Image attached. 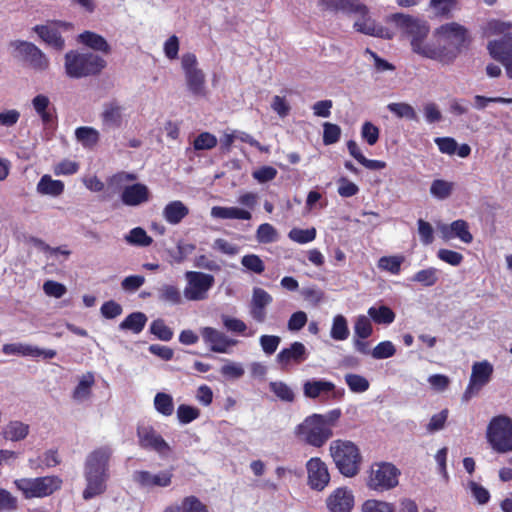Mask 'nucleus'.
<instances>
[{
    "label": "nucleus",
    "mask_w": 512,
    "mask_h": 512,
    "mask_svg": "<svg viewBox=\"0 0 512 512\" xmlns=\"http://www.w3.org/2000/svg\"><path fill=\"white\" fill-rule=\"evenodd\" d=\"M43 291L47 296L59 299L67 293V288L60 282L47 280L43 284Z\"/></svg>",
    "instance_id": "63"
},
{
    "label": "nucleus",
    "mask_w": 512,
    "mask_h": 512,
    "mask_svg": "<svg viewBox=\"0 0 512 512\" xmlns=\"http://www.w3.org/2000/svg\"><path fill=\"white\" fill-rule=\"evenodd\" d=\"M451 229L455 238H458L463 243L470 244L473 241V236L469 231L468 223L462 219L455 220L451 223Z\"/></svg>",
    "instance_id": "54"
},
{
    "label": "nucleus",
    "mask_w": 512,
    "mask_h": 512,
    "mask_svg": "<svg viewBox=\"0 0 512 512\" xmlns=\"http://www.w3.org/2000/svg\"><path fill=\"white\" fill-rule=\"evenodd\" d=\"M126 108L117 100L105 102L100 113L104 129H119L126 122Z\"/></svg>",
    "instance_id": "19"
},
{
    "label": "nucleus",
    "mask_w": 512,
    "mask_h": 512,
    "mask_svg": "<svg viewBox=\"0 0 512 512\" xmlns=\"http://www.w3.org/2000/svg\"><path fill=\"white\" fill-rule=\"evenodd\" d=\"M150 331L162 341H169L173 337L172 329L168 327L162 319L153 321L150 326Z\"/></svg>",
    "instance_id": "59"
},
{
    "label": "nucleus",
    "mask_w": 512,
    "mask_h": 512,
    "mask_svg": "<svg viewBox=\"0 0 512 512\" xmlns=\"http://www.w3.org/2000/svg\"><path fill=\"white\" fill-rule=\"evenodd\" d=\"M403 262L404 257L400 255L383 256L378 260L377 266L380 270L387 271L393 275H398Z\"/></svg>",
    "instance_id": "43"
},
{
    "label": "nucleus",
    "mask_w": 512,
    "mask_h": 512,
    "mask_svg": "<svg viewBox=\"0 0 512 512\" xmlns=\"http://www.w3.org/2000/svg\"><path fill=\"white\" fill-rule=\"evenodd\" d=\"M106 66V61L93 53L69 51L64 57L65 73L68 77L80 79L96 75Z\"/></svg>",
    "instance_id": "3"
},
{
    "label": "nucleus",
    "mask_w": 512,
    "mask_h": 512,
    "mask_svg": "<svg viewBox=\"0 0 512 512\" xmlns=\"http://www.w3.org/2000/svg\"><path fill=\"white\" fill-rule=\"evenodd\" d=\"M319 3L328 10L342 11L344 13L367 14V6L358 0H319Z\"/></svg>",
    "instance_id": "27"
},
{
    "label": "nucleus",
    "mask_w": 512,
    "mask_h": 512,
    "mask_svg": "<svg viewBox=\"0 0 512 512\" xmlns=\"http://www.w3.org/2000/svg\"><path fill=\"white\" fill-rule=\"evenodd\" d=\"M32 105H33V108L36 111V113L39 115V117L43 121V123L46 124L51 121V115L47 111V109L50 105V100L47 96H45L43 94H39V95L35 96L32 99Z\"/></svg>",
    "instance_id": "48"
},
{
    "label": "nucleus",
    "mask_w": 512,
    "mask_h": 512,
    "mask_svg": "<svg viewBox=\"0 0 512 512\" xmlns=\"http://www.w3.org/2000/svg\"><path fill=\"white\" fill-rule=\"evenodd\" d=\"M256 239L262 244L273 243L279 239V233L271 224L263 223L256 230Z\"/></svg>",
    "instance_id": "47"
},
{
    "label": "nucleus",
    "mask_w": 512,
    "mask_h": 512,
    "mask_svg": "<svg viewBox=\"0 0 512 512\" xmlns=\"http://www.w3.org/2000/svg\"><path fill=\"white\" fill-rule=\"evenodd\" d=\"M222 322L225 328L231 332L242 334L246 337H251L255 334V331L253 330L246 332L247 325L240 319L224 315L222 316Z\"/></svg>",
    "instance_id": "49"
},
{
    "label": "nucleus",
    "mask_w": 512,
    "mask_h": 512,
    "mask_svg": "<svg viewBox=\"0 0 512 512\" xmlns=\"http://www.w3.org/2000/svg\"><path fill=\"white\" fill-rule=\"evenodd\" d=\"M182 512H209L206 505L195 496H188L181 504Z\"/></svg>",
    "instance_id": "64"
},
{
    "label": "nucleus",
    "mask_w": 512,
    "mask_h": 512,
    "mask_svg": "<svg viewBox=\"0 0 512 512\" xmlns=\"http://www.w3.org/2000/svg\"><path fill=\"white\" fill-rule=\"evenodd\" d=\"M147 317L142 312H133L128 315L119 325L121 330H130L134 334H139L145 327Z\"/></svg>",
    "instance_id": "35"
},
{
    "label": "nucleus",
    "mask_w": 512,
    "mask_h": 512,
    "mask_svg": "<svg viewBox=\"0 0 512 512\" xmlns=\"http://www.w3.org/2000/svg\"><path fill=\"white\" fill-rule=\"evenodd\" d=\"M33 30L49 46L57 50H62L64 48V40L53 26L37 25Z\"/></svg>",
    "instance_id": "33"
},
{
    "label": "nucleus",
    "mask_w": 512,
    "mask_h": 512,
    "mask_svg": "<svg viewBox=\"0 0 512 512\" xmlns=\"http://www.w3.org/2000/svg\"><path fill=\"white\" fill-rule=\"evenodd\" d=\"M391 19L410 36L414 53L442 64L452 63L470 40L467 29L455 22L441 25L427 40L429 26L426 22L404 14H394Z\"/></svg>",
    "instance_id": "1"
},
{
    "label": "nucleus",
    "mask_w": 512,
    "mask_h": 512,
    "mask_svg": "<svg viewBox=\"0 0 512 512\" xmlns=\"http://www.w3.org/2000/svg\"><path fill=\"white\" fill-rule=\"evenodd\" d=\"M361 512H396V508L391 502L368 499L361 505Z\"/></svg>",
    "instance_id": "45"
},
{
    "label": "nucleus",
    "mask_w": 512,
    "mask_h": 512,
    "mask_svg": "<svg viewBox=\"0 0 512 512\" xmlns=\"http://www.w3.org/2000/svg\"><path fill=\"white\" fill-rule=\"evenodd\" d=\"M83 478L85 488L83 489L82 497L84 500H90L106 492L110 474H95L83 471Z\"/></svg>",
    "instance_id": "23"
},
{
    "label": "nucleus",
    "mask_w": 512,
    "mask_h": 512,
    "mask_svg": "<svg viewBox=\"0 0 512 512\" xmlns=\"http://www.w3.org/2000/svg\"><path fill=\"white\" fill-rule=\"evenodd\" d=\"M95 377L92 372H86L78 378V383L72 392V398L77 403L88 401L92 396Z\"/></svg>",
    "instance_id": "28"
},
{
    "label": "nucleus",
    "mask_w": 512,
    "mask_h": 512,
    "mask_svg": "<svg viewBox=\"0 0 512 512\" xmlns=\"http://www.w3.org/2000/svg\"><path fill=\"white\" fill-rule=\"evenodd\" d=\"M330 336L336 341H345L349 337V328L347 319L338 314L333 318Z\"/></svg>",
    "instance_id": "38"
},
{
    "label": "nucleus",
    "mask_w": 512,
    "mask_h": 512,
    "mask_svg": "<svg viewBox=\"0 0 512 512\" xmlns=\"http://www.w3.org/2000/svg\"><path fill=\"white\" fill-rule=\"evenodd\" d=\"M212 249L228 256H235L239 253L240 248L224 238H217L212 244Z\"/></svg>",
    "instance_id": "61"
},
{
    "label": "nucleus",
    "mask_w": 512,
    "mask_h": 512,
    "mask_svg": "<svg viewBox=\"0 0 512 512\" xmlns=\"http://www.w3.org/2000/svg\"><path fill=\"white\" fill-rule=\"evenodd\" d=\"M411 280L423 286H432L438 281V270L434 267L420 270L413 275Z\"/></svg>",
    "instance_id": "50"
},
{
    "label": "nucleus",
    "mask_w": 512,
    "mask_h": 512,
    "mask_svg": "<svg viewBox=\"0 0 512 512\" xmlns=\"http://www.w3.org/2000/svg\"><path fill=\"white\" fill-rule=\"evenodd\" d=\"M18 508V498L10 491L0 487V512H15Z\"/></svg>",
    "instance_id": "55"
},
{
    "label": "nucleus",
    "mask_w": 512,
    "mask_h": 512,
    "mask_svg": "<svg viewBox=\"0 0 512 512\" xmlns=\"http://www.w3.org/2000/svg\"><path fill=\"white\" fill-rule=\"evenodd\" d=\"M270 390L282 401L292 402L294 400L293 390L282 381H274L269 384Z\"/></svg>",
    "instance_id": "58"
},
{
    "label": "nucleus",
    "mask_w": 512,
    "mask_h": 512,
    "mask_svg": "<svg viewBox=\"0 0 512 512\" xmlns=\"http://www.w3.org/2000/svg\"><path fill=\"white\" fill-rule=\"evenodd\" d=\"M201 337L204 343L211 351L216 353H231V348L238 344V341L229 338L223 332L213 327H203L200 329Z\"/></svg>",
    "instance_id": "17"
},
{
    "label": "nucleus",
    "mask_w": 512,
    "mask_h": 512,
    "mask_svg": "<svg viewBox=\"0 0 512 512\" xmlns=\"http://www.w3.org/2000/svg\"><path fill=\"white\" fill-rule=\"evenodd\" d=\"M400 471L391 463H374L368 471L367 487L376 492H385L395 488Z\"/></svg>",
    "instance_id": "9"
},
{
    "label": "nucleus",
    "mask_w": 512,
    "mask_h": 512,
    "mask_svg": "<svg viewBox=\"0 0 512 512\" xmlns=\"http://www.w3.org/2000/svg\"><path fill=\"white\" fill-rule=\"evenodd\" d=\"M369 317L377 324L389 325L395 320V313L387 306L370 307L368 309Z\"/></svg>",
    "instance_id": "40"
},
{
    "label": "nucleus",
    "mask_w": 512,
    "mask_h": 512,
    "mask_svg": "<svg viewBox=\"0 0 512 512\" xmlns=\"http://www.w3.org/2000/svg\"><path fill=\"white\" fill-rule=\"evenodd\" d=\"M241 264L247 271L255 274H261L265 270L263 260L256 254L244 255L241 259Z\"/></svg>",
    "instance_id": "56"
},
{
    "label": "nucleus",
    "mask_w": 512,
    "mask_h": 512,
    "mask_svg": "<svg viewBox=\"0 0 512 512\" xmlns=\"http://www.w3.org/2000/svg\"><path fill=\"white\" fill-rule=\"evenodd\" d=\"M65 185L61 180H55L50 175H43L36 185V191L39 195L57 198L64 192Z\"/></svg>",
    "instance_id": "30"
},
{
    "label": "nucleus",
    "mask_w": 512,
    "mask_h": 512,
    "mask_svg": "<svg viewBox=\"0 0 512 512\" xmlns=\"http://www.w3.org/2000/svg\"><path fill=\"white\" fill-rule=\"evenodd\" d=\"M158 298L171 305H178L182 302L179 288L170 284H164L158 289Z\"/></svg>",
    "instance_id": "41"
},
{
    "label": "nucleus",
    "mask_w": 512,
    "mask_h": 512,
    "mask_svg": "<svg viewBox=\"0 0 512 512\" xmlns=\"http://www.w3.org/2000/svg\"><path fill=\"white\" fill-rule=\"evenodd\" d=\"M330 455L340 471L346 477L355 476L361 464V455L358 447L348 440H334L331 442Z\"/></svg>",
    "instance_id": "4"
},
{
    "label": "nucleus",
    "mask_w": 512,
    "mask_h": 512,
    "mask_svg": "<svg viewBox=\"0 0 512 512\" xmlns=\"http://www.w3.org/2000/svg\"><path fill=\"white\" fill-rule=\"evenodd\" d=\"M78 42L94 51L104 54H108L111 50L110 45L103 36L91 31L81 33L78 36Z\"/></svg>",
    "instance_id": "32"
},
{
    "label": "nucleus",
    "mask_w": 512,
    "mask_h": 512,
    "mask_svg": "<svg viewBox=\"0 0 512 512\" xmlns=\"http://www.w3.org/2000/svg\"><path fill=\"white\" fill-rule=\"evenodd\" d=\"M181 69L187 91L193 97H206L208 95L206 75L199 67L198 59L194 53L187 52L181 56Z\"/></svg>",
    "instance_id": "7"
},
{
    "label": "nucleus",
    "mask_w": 512,
    "mask_h": 512,
    "mask_svg": "<svg viewBox=\"0 0 512 512\" xmlns=\"http://www.w3.org/2000/svg\"><path fill=\"white\" fill-rule=\"evenodd\" d=\"M177 419L181 424H188L200 416V410L196 407L181 404L177 408Z\"/></svg>",
    "instance_id": "57"
},
{
    "label": "nucleus",
    "mask_w": 512,
    "mask_h": 512,
    "mask_svg": "<svg viewBox=\"0 0 512 512\" xmlns=\"http://www.w3.org/2000/svg\"><path fill=\"white\" fill-rule=\"evenodd\" d=\"M112 455L113 449L109 445L93 449L85 457L83 471L95 474H110L109 464Z\"/></svg>",
    "instance_id": "16"
},
{
    "label": "nucleus",
    "mask_w": 512,
    "mask_h": 512,
    "mask_svg": "<svg viewBox=\"0 0 512 512\" xmlns=\"http://www.w3.org/2000/svg\"><path fill=\"white\" fill-rule=\"evenodd\" d=\"M303 394L309 399L322 398L323 400H340L345 391L325 379H310L303 383Z\"/></svg>",
    "instance_id": "13"
},
{
    "label": "nucleus",
    "mask_w": 512,
    "mask_h": 512,
    "mask_svg": "<svg viewBox=\"0 0 512 512\" xmlns=\"http://www.w3.org/2000/svg\"><path fill=\"white\" fill-rule=\"evenodd\" d=\"M173 473L171 470H163L157 473L140 470L133 473V480L139 486L147 489L165 488L171 485Z\"/></svg>",
    "instance_id": "21"
},
{
    "label": "nucleus",
    "mask_w": 512,
    "mask_h": 512,
    "mask_svg": "<svg viewBox=\"0 0 512 512\" xmlns=\"http://www.w3.org/2000/svg\"><path fill=\"white\" fill-rule=\"evenodd\" d=\"M272 302V296L262 288H254L250 314L254 320L262 323L266 319V307Z\"/></svg>",
    "instance_id": "25"
},
{
    "label": "nucleus",
    "mask_w": 512,
    "mask_h": 512,
    "mask_svg": "<svg viewBox=\"0 0 512 512\" xmlns=\"http://www.w3.org/2000/svg\"><path fill=\"white\" fill-rule=\"evenodd\" d=\"M30 432V426L19 420H12L2 428L1 435L3 439L11 442H20L24 440Z\"/></svg>",
    "instance_id": "29"
},
{
    "label": "nucleus",
    "mask_w": 512,
    "mask_h": 512,
    "mask_svg": "<svg viewBox=\"0 0 512 512\" xmlns=\"http://www.w3.org/2000/svg\"><path fill=\"white\" fill-rule=\"evenodd\" d=\"M220 373L228 379H239L244 375L245 370L241 363L227 361L226 364L220 368Z\"/></svg>",
    "instance_id": "60"
},
{
    "label": "nucleus",
    "mask_w": 512,
    "mask_h": 512,
    "mask_svg": "<svg viewBox=\"0 0 512 512\" xmlns=\"http://www.w3.org/2000/svg\"><path fill=\"white\" fill-rule=\"evenodd\" d=\"M367 13L369 10L367 9ZM359 18L354 22V29L360 33L375 36L380 38H392V33L380 25H377L375 21L368 15L357 14Z\"/></svg>",
    "instance_id": "24"
},
{
    "label": "nucleus",
    "mask_w": 512,
    "mask_h": 512,
    "mask_svg": "<svg viewBox=\"0 0 512 512\" xmlns=\"http://www.w3.org/2000/svg\"><path fill=\"white\" fill-rule=\"evenodd\" d=\"M137 438L141 448L154 451L160 457H167L172 451L168 442L152 426H138Z\"/></svg>",
    "instance_id": "14"
},
{
    "label": "nucleus",
    "mask_w": 512,
    "mask_h": 512,
    "mask_svg": "<svg viewBox=\"0 0 512 512\" xmlns=\"http://www.w3.org/2000/svg\"><path fill=\"white\" fill-rule=\"evenodd\" d=\"M307 481L311 489L322 491L330 482L328 467L319 457H312L306 463Z\"/></svg>",
    "instance_id": "18"
},
{
    "label": "nucleus",
    "mask_w": 512,
    "mask_h": 512,
    "mask_svg": "<svg viewBox=\"0 0 512 512\" xmlns=\"http://www.w3.org/2000/svg\"><path fill=\"white\" fill-rule=\"evenodd\" d=\"M387 108L390 112H392L394 115H396L398 118H404L411 121H417L418 115L413 108L408 103L405 102H397V103H390L387 105Z\"/></svg>",
    "instance_id": "42"
},
{
    "label": "nucleus",
    "mask_w": 512,
    "mask_h": 512,
    "mask_svg": "<svg viewBox=\"0 0 512 512\" xmlns=\"http://www.w3.org/2000/svg\"><path fill=\"white\" fill-rule=\"evenodd\" d=\"M396 354L395 345L389 341H382L378 343L372 350L371 356L376 360L387 359L393 357Z\"/></svg>",
    "instance_id": "51"
},
{
    "label": "nucleus",
    "mask_w": 512,
    "mask_h": 512,
    "mask_svg": "<svg viewBox=\"0 0 512 512\" xmlns=\"http://www.w3.org/2000/svg\"><path fill=\"white\" fill-rule=\"evenodd\" d=\"M2 352L5 355L32 357V355L35 354L37 350L36 346L22 342H15L4 344L2 347Z\"/></svg>",
    "instance_id": "37"
},
{
    "label": "nucleus",
    "mask_w": 512,
    "mask_h": 512,
    "mask_svg": "<svg viewBox=\"0 0 512 512\" xmlns=\"http://www.w3.org/2000/svg\"><path fill=\"white\" fill-rule=\"evenodd\" d=\"M511 27L510 23L498 20L489 21L486 27L488 35H504L500 40L490 41L487 49L492 58L501 62L510 79H512V33L508 31Z\"/></svg>",
    "instance_id": "2"
},
{
    "label": "nucleus",
    "mask_w": 512,
    "mask_h": 512,
    "mask_svg": "<svg viewBox=\"0 0 512 512\" xmlns=\"http://www.w3.org/2000/svg\"><path fill=\"white\" fill-rule=\"evenodd\" d=\"M124 239L131 245L141 247L149 246L153 241L141 227H136L130 230L129 233L125 235Z\"/></svg>",
    "instance_id": "46"
},
{
    "label": "nucleus",
    "mask_w": 512,
    "mask_h": 512,
    "mask_svg": "<svg viewBox=\"0 0 512 512\" xmlns=\"http://www.w3.org/2000/svg\"><path fill=\"white\" fill-rule=\"evenodd\" d=\"M487 440L497 452L512 451V420L507 416L494 417L487 428Z\"/></svg>",
    "instance_id": "10"
},
{
    "label": "nucleus",
    "mask_w": 512,
    "mask_h": 512,
    "mask_svg": "<svg viewBox=\"0 0 512 512\" xmlns=\"http://www.w3.org/2000/svg\"><path fill=\"white\" fill-rule=\"evenodd\" d=\"M237 202L243 207L213 206L210 211L211 217L221 220H251V210H253L258 203V195L254 192H245L239 195Z\"/></svg>",
    "instance_id": "8"
},
{
    "label": "nucleus",
    "mask_w": 512,
    "mask_h": 512,
    "mask_svg": "<svg viewBox=\"0 0 512 512\" xmlns=\"http://www.w3.org/2000/svg\"><path fill=\"white\" fill-rule=\"evenodd\" d=\"M78 170L79 164L69 159H64L53 166V172L56 176L73 175Z\"/></svg>",
    "instance_id": "62"
},
{
    "label": "nucleus",
    "mask_w": 512,
    "mask_h": 512,
    "mask_svg": "<svg viewBox=\"0 0 512 512\" xmlns=\"http://www.w3.org/2000/svg\"><path fill=\"white\" fill-rule=\"evenodd\" d=\"M9 47L15 58L25 61L37 71H45L50 62L47 56L33 43L21 40L10 42Z\"/></svg>",
    "instance_id": "12"
},
{
    "label": "nucleus",
    "mask_w": 512,
    "mask_h": 512,
    "mask_svg": "<svg viewBox=\"0 0 512 512\" xmlns=\"http://www.w3.org/2000/svg\"><path fill=\"white\" fill-rule=\"evenodd\" d=\"M295 435L308 445L320 448L332 437L333 431L322 420V414L314 413L296 426Z\"/></svg>",
    "instance_id": "6"
},
{
    "label": "nucleus",
    "mask_w": 512,
    "mask_h": 512,
    "mask_svg": "<svg viewBox=\"0 0 512 512\" xmlns=\"http://www.w3.org/2000/svg\"><path fill=\"white\" fill-rule=\"evenodd\" d=\"M454 188L455 184L453 182L435 179L431 183L430 194L437 200H445L452 195Z\"/></svg>",
    "instance_id": "36"
},
{
    "label": "nucleus",
    "mask_w": 512,
    "mask_h": 512,
    "mask_svg": "<svg viewBox=\"0 0 512 512\" xmlns=\"http://www.w3.org/2000/svg\"><path fill=\"white\" fill-rule=\"evenodd\" d=\"M493 373V366L488 361L475 362L472 366V372L469 384L463 394V401L467 402L490 381Z\"/></svg>",
    "instance_id": "15"
},
{
    "label": "nucleus",
    "mask_w": 512,
    "mask_h": 512,
    "mask_svg": "<svg viewBox=\"0 0 512 512\" xmlns=\"http://www.w3.org/2000/svg\"><path fill=\"white\" fill-rule=\"evenodd\" d=\"M153 404L155 410L165 417L171 416L174 412V402L170 394L158 392L154 397Z\"/></svg>",
    "instance_id": "39"
},
{
    "label": "nucleus",
    "mask_w": 512,
    "mask_h": 512,
    "mask_svg": "<svg viewBox=\"0 0 512 512\" xmlns=\"http://www.w3.org/2000/svg\"><path fill=\"white\" fill-rule=\"evenodd\" d=\"M308 356L309 352L306 346L301 342L295 341L277 354L276 361L282 368H286L292 364L304 362Z\"/></svg>",
    "instance_id": "22"
},
{
    "label": "nucleus",
    "mask_w": 512,
    "mask_h": 512,
    "mask_svg": "<svg viewBox=\"0 0 512 512\" xmlns=\"http://www.w3.org/2000/svg\"><path fill=\"white\" fill-rule=\"evenodd\" d=\"M75 138L84 148H93L100 140V133L93 127L82 126L75 130Z\"/></svg>",
    "instance_id": "34"
},
{
    "label": "nucleus",
    "mask_w": 512,
    "mask_h": 512,
    "mask_svg": "<svg viewBox=\"0 0 512 512\" xmlns=\"http://www.w3.org/2000/svg\"><path fill=\"white\" fill-rule=\"evenodd\" d=\"M15 488L25 499L45 498L61 489L63 481L56 475L35 478L23 477L13 481Z\"/></svg>",
    "instance_id": "5"
},
{
    "label": "nucleus",
    "mask_w": 512,
    "mask_h": 512,
    "mask_svg": "<svg viewBox=\"0 0 512 512\" xmlns=\"http://www.w3.org/2000/svg\"><path fill=\"white\" fill-rule=\"evenodd\" d=\"M150 192L146 185L136 183L126 186L121 195V199L125 205L138 206L149 200Z\"/></svg>",
    "instance_id": "26"
},
{
    "label": "nucleus",
    "mask_w": 512,
    "mask_h": 512,
    "mask_svg": "<svg viewBox=\"0 0 512 512\" xmlns=\"http://www.w3.org/2000/svg\"><path fill=\"white\" fill-rule=\"evenodd\" d=\"M325 504L329 512H351L355 505L353 491L338 487L327 496Z\"/></svg>",
    "instance_id": "20"
},
{
    "label": "nucleus",
    "mask_w": 512,
    "mask_h": 512,
    "mask_svg": "<svg viewBox=\"0 0 512 512\" xmlns=\"http://www.w3.org/2000/svg\"><path fill=\"white\" fill-rule=\"evenodd\" d=\"M186 285L183 295L188 301H202L208 298L215 283L213 275L200 271L185 272Z\"/></svg>",
    "instance_id": "11"
},
{
    "label": "nucleus",
    "mask_w": 512,
    "mask_h": 512,
    "mask_svg": "<svg viewBox=\"0 0 512 512\" xmlns=\"http://www.w3.org/2000/svg\"><path fill=\"white\" fill-rule=\"evenodd\" d=\"M188 214V207L179 200L169 202L162 211L163 218L171 225L179 224Z\"/></svg>",
    "instance_id": "31"
},
{
    "label": "nucleus",
    "mask_w": 512,
    "mask_h": 512,
    "mask_svg": "<svg viewBox=\"0 0 512 512\" xmlns=\"http://www.w3.org/2000/svg\"><path fill=\"white\" fill-rule=\"evenodd\" d=\"M288 237L290 240L298 244H306L312 242L316 238V229L293 228L289 231Z\"/></svg>",
    "instance_id": "53"
},
{
    "label": "nucleus",
    "mask_w": 512,
    "mask_h": 512,
    "mask_svg": "<svg viewBox=\"0 0 512 512\" xmlns=\"http://www.w3.org/2000/svg\"><path fill=\"white\" fill-rule=\"evenodd\" d=\"M373 327L370 319L365 315H359L354 324V337L367 339L372 335Z\"/></svg>",
    "instance_id": "52"
},
{
    "label": "nucleus",
    "mask_w": 512,
    "mask_h": 512,
    "mask_svg": "<svg viewBox=\"0 0 512 512\" xmlns=\"http://www.w3.org/2000/svg\"><path fill=\"white\" fill-rule=\"evenodd\" d=\"M344 380L353 393H364L370 387L368 379L359 374L348 373L344 376Z\"/></svg>",
    "instance_id": "44"
}]
</instances>
